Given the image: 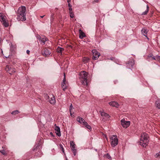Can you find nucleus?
Here are the masks:
<instances>
[{
	"mask_svg": "<svg viewBox=\"0 0 160 160\" xmlns=\"http://www.w3.org/2000/svg\"><path fill=\"white\" fill-rule=\"evenodd\" d=\"M2 41L1 39L0 38V43H1Z\"/></svg>",
	"mask_w": 160,
	"mask_h": 160,
	"instance_id": "nucleus-44",
	"label": "nucleus"
},
{
	"mask_svg": "<svg viewBox=\"0 0 160 160\" xmlns=\"http://www.w3.org/2000/svg\"><path fill=\"white\" fill-rule=\"evenodd\" d=\"M70 112V116H71V117L72 118H74V115H73V113H72V112Z\"/></svg>",
	"mask_w": 160,
	"mask_h": 160,
	"instance_id": "nucleus-34",
	"label": "nucleus"
},
{
	"mask_svg": "<svg viewBox=\"0 0 160 160\" xmlns=\"http://www.w3.org/2000/svg\"><path fill=\"white\" fill-rule=\"evenodd\" d=\"M105 138L107 140L108 139V137H107V136H105Z\"/></svg>",
	"mask_w": 160,
	"mask_h": 160,
	"instance_id": "nucleus-43",
	"label": "nucleus"
},
{
	"mask_svg": "<svg viewBox=\"0 0 160 160\" xmlns=\"http://www.w3.org/2000/svg\"><path fill=\"white\" fill-rule=\"evenodd\" d=\"M2 148L3 149H5V148L4 147H2Z\"/></svg>",
	"mask_w": 160,
	"mask_h": 160,
	"instance_id": "nucleus-46",
	"label": "nucleus"
},
{
	"mask_svg": "<svg viewBox=\"0 0 160 160\" xmlns=\"http://www.w3.org/2000/svg\"><path fill=\"white\" fill-rule=\"evenodd\" d=\"M98 0H94V1L97 2L98 1Z\"/></svg>",
	"mask_w": 160,
	"mask_h": 160,
	"instance_id": "nucleus-42",
	"label": "nucleus"
},
{
	"mask_svg": "<svg viewBox=\"0 0 160 160\" xmlns=\"http://www.w3.org/2000/svg\"><path fill=\"white\" fill-rule=\"evenodd\" d=\"M121 123L122 127L125 128L128 127L130 124V122L129 121H126L124 118L121 120Z\"/></svg>",
	"mask_w": 160,
	"mask_h": 160,
	"instance_id": "nucleus-6",
	"label": "nucleus"
},
{
	"mask_svg": "<svg viewBox=\"0 0 160 160\" xmlns=\"http://www.w3.org/2000/svg\"><path fill=\"white\" fill-rule=\"evenodd\" d=\"M67 82L66 81L65 78V73H64V77L63 80V82L62 83V87L63 90L64 91L67 88Z\"/></svg>",
	"mask_w": 160,
	"mask_h": 160,
	"instance_id": "nucleus-10",
	"label": "nucleus"
},
{
	"mask_svg": "<svg viewBox=\"0 0 160 160\" xmlns=\"http://www.w3.org/2000/svg\"><path fill=\"white\" fill-rule=\"evenodd\" d=\"M87 128L89 129V130H91L92 129V128L89 125L87 122H84V123L83 124Z\"/></svg>",
	"mask_w": 160,
	"mask_h": 160,
	"instance_id": "nucleus-20",
	"label": "nucleus"
},
{
	"mask_svg": "<svg viewBox=\"0 0 160 160\" xmlns=\"http://www.w3.org/2000/svg\"><path fill=\"white\" fill-rule=\"evenodd\" d=\"M49 99V102L52 104H54L56 103V100L55 97L53 95L48 96Z\"/></svg>",
	"mask_w": 160,
	"mask_h": 160,
	"instance_id": "nucleus-11",
	"label": "nucleus"
},
{
	"mask_svg": "<svg viewBox=\"0 0 160 160\" xmlns=\"http://www.w3.org/2000/svg\"><path fill=\"white\" fill-rule=\"evenodd\" d=\"M148 9H149V7L147 5V9L144 12H143L142 13V15H146L147 14L148 11Z\"/></svg>",
	"mask_w": 160,
	"mask_h": 160,
	"instance_id": "nucleus-24",
	"label": "nucleus"
},
{
	"mask_svg": "<svg viewBox=\"0 0 160 160\" xmlns=\"http://www.w3.org/2000/svg\"><path fill=\"white\" fill-rule=\"evenodd\" d=\"M72 109H73V106H72V104H71V105L70 106V108H69L70 112H71L72 110Z\"/></svg>",
	"mask_w": 160,
	"mask_h": 160,
	"instance_id": "nucleus-31",
	"label": "nucleus"
},
{
	"mask_svg": "<svg viewBox=\"0 0 160 160\" xmlns=\"http://www.w3.org/2000/svg\"><path fill=\"white\" fill-rule=\"evenodd\" d=\"M93 57V59L94 60L97 59L100 56V53L98 52L96 50L94 49L92 50Z\"/></svg>",
	"mask_w": 160,
	"mask_h": 160,
	"instance_id": "nucleus-7",
	"label": "nucleus"
},
{
	"mask_svg": "<svg viewBox=\"0 0 160 160\" xmlns=\"http://www.w3.org/2000/svg\"><path fill=\"white\" fill-rule=\"evenodd\" d=\"M0 152L3 155H5L6 154L4 150H0Z\"/></svg>",
	"mask_w": 160,
	"mask_h": 160,
	"instance_id": "nucleus-28",
	"label": "nucleus"
},
{
	"mask_svg": "<svg viewBox=\"0 0 160 160\" xmlns=\"http://www.w3.org/2000/svg\"><path fill=\"white\" fill-rule=\"evenodd\" d=\"M55 133H56V134L58 136H60L61 134L60 128L58 126H56L55 127Z\"/></svg>",
	"mask_w": 160,
	"mask_h": 160,
	"instance_id": "nucleus-15",
	"label": "nucleus"
},
{
	"mask_svg": "<svg viewBox=\"0 0 160 160\" xmlns=\"http://www.w3.org/2000/svg\"><path fill=\"white\" fill-rule=\"evenodd\" d=\"M77 121L81 124H83L86 122L85 120L82 118L78 117L77 118Z\"/></svg>",
	"mask_w": 160,
	"mask_h": 160,
	"instance_id": "nucleus-14",
	"label": "nucleus"
},
{
	"mask_svg": "<svg viewBox=\"0 0 160 160\" xmlns=\"http://www.w3.org/2000/svg\"><path fill=\"white\" fill-rule=\"evenodd\" d=\"M64 50V49L59 47H58L57 49V52L58 53H62V52Z\"/></svg>",
	"mask_w": 160,
	"mask_h": 160,
	"instance_id": "nucleus-21",
	"label": "nucleus"
},
{
	"mask_svg": "<svg viewBox=\"0 0 160 160\" xmlns=\"http://www.w3.org/2000/svg\"><path fill=\"white\" fill-rule=\"evenodd\" d=\"M69 14H70V13H73L72 12V11H69Z\"/></svg>",
	"mask_w": 160,
	"mask_h": 160,
	"instance_id": "nucleus-41",
	"label": "nucleus"
},
{
	"mask_svg": "<svg viewBox=\"0 0 160 160\" xmlns=\"http://www.w3.org/2000/svg\"><path fill=\"white\" fill-rule=\"evenodd\" d=\"M128 65H129V64H131V67H132L133 65H134V64H133V62H131V63H130V62H129V63H128Z\"/></svg>",
	"mask_w": 160,
	"mask_h": 160,
	"instance_id": "nucleus-35",
	"label": "nucleus"
},
{
	"mask_svg": "<svg viewBox=\"0 0 160 160\" xmlns=\"http://www.w3.org/2000/svg\"><path fill=\"white\" fill-rule=\"evenodd\" d=\"M156 59L157 60H158L160 62V56H157L156 57Z\"/></svg>",
	"mask_w": 160,
	"mask_h": 160,
	"instance_id": "nucleus-32",
	"label": "nucleus"
},
{
	"mask_svg": "<svg viewBox=\"0 0 160 160\" xmlns=\"http://www.w3.org/2000/svg\"><path fill=\"white\" fill-rule=\"evenodd\" d=\"M69 11L72 10V7L69 8Z\"/></svg>",
	"mask_w": 160,
	"mask_h": 160,
	"instance_id": "nucleus-38",
	"label": "nucleus"
},
{
	"mask_svg": "<svg viewBox=\"0 0 160 160\" xmlns=\"http://www.w3.org/2000/svg\"><path fill=\"white\" fill-rule=\"evenodd\" d=\"M27 53L28 54H29V52H30V51L29 50H27Z\"/></svg>",
	"mask_w": 160,
	"mask_h": 160,
	"instance_id": "nucleus-37",
	"label": "nucleus"
},
{
	"mask_svg": "<svg viewBox=\"0 0 160 160\" xmlns=\"http://www.w3.org/2000/svg\"><path fill=\"white\" fill-rule=\"evenodd\" d=\"M40 17H41V18H43L44 17V16H41Z\"/></svg>",
	"mask_w": 160,
	"mask_h": 160,
	"instance_id": "nucleus-45",
	"label": "nucleus"
},
{
	"mask_svg": "<svg viewBox=\"0 0 160 160\" xmlns=\"http://www.w3.org/2000/svg\"><path fill=\"white\" fill-rule=\"evenodd\" d=\"M109 105L112 107L118 108L119 106L118 103L115 101H112L109 103Z\"/></svg>",
	"mask_w": 160,
	"mask_h": 160,
	"instance_id": "nucleus-16",
	"label": "nucleus"
},
{
	"mask_svg": "<svg viewBox=\"0 0 160 160\" xmlns=\"http://www.w3.org/2000/svg\"><path fill=\"white\" fill-rule=\"evenodd\" d=\"M70 16L71 18H73L74 17V14L73 13H71L70 14Z\"/></svg>",
	"mask_w": 160,
	"mask_h": 160,
	"instance_id": "nucleus-33",
	"label": "nucleus"
},
{
	"mask_svg": "<svg viewBox=\"0 0 160 160\" xmlns=\"http://www.w3.org/2000/svg\"><path fill=\"white\" fill-rule=\"evenodd\" d=\"M106 156L107 158H108V159H110V160L111 159V157L110 156V155L109 154L107 153L106 154Z\"/></svg>",
	"mask_w": 160,
	"mask_h": 160,
	"instance_id": "nucleus-27",
	"label": "nucleus"
},
{
	"mask_svg": "<svg viewBox=\"0 0 160 160\" xmlns=\"http://www.w3.org/2000/svg\"><path fill=\"white\" fill-rule=\"evenodd\" d=\"M82 61L84 63H87L89 61V58L87 57H84Z\"/></svg>",
	"mask_w": 160,
	"mask_h": 160,
	"instance_id": "nucleus-23",
	"label": "nucleus"
},
{
	"mask_svg": "<svg viewBox=\"0 0 160 160\" xmlns=\"http://www.w3.org/2000/svg\"><path fill=\"white\" fill-rule=\"evenodd\" d=\"M100 113L101 116L103 117L104 119L106 120L108 119L109 118L110 116L107 113L103 112H101Z\"/></svg>",
	"mask_w": 160,
	"mask_h": 160,
	"instance_id": "nucleus-13",
	"label": "nucleus"
},
{
	"mask_svg": "<svg viewBox=\"0 0 160 160\" xmlns=\"http://www.w3.org/2000/svg\"><path fill=\"white\" fill-rule=\"evenodd\" d=\"M50 52L49 50L47 49H45L43 50V52H42V55L45 56H48L50 54Z\"/></svg>",
	"mask_w": 160,
	"mask_h": 160,
	"instance_id": "nucleus-17",
	"label": "nucleus"
},
{
	"mask_svg": "<svg viewBox=\"0 0 160 160\" xmlns=\"http://www.w3.org/2000/svg\"><path fill=\"white\" fill-rule=\"evenodd\" d=\"M79 75V78L82 83L83 85H88L87 72L85 71H83L80 73Z\"/></svg>",
	"mask_w": 160,
	"mask_h": 160,
	"instance_id": "nucleus-3",
	"label": "nucleus"
},
{
	"mask_svg": "<svg viewBox=\"0 0 160 160\" xmlns=\"http://www.w3.org/2000/svg\"><path fill=\"white\" fill-rule=\"evenodd\" d=\"M70 147L72 149L74 155L75 156L76 154V150L75 149V144L73 141L70 142Z\"/></svg>",
	"mask_w": 160,
	"mask_h": 160,
	"instance_id": "nucleus-9",
	"label": "nucleus"
},
{
	"mask_svg": "<svg viewBox=\"0 0 160 160\" xmlns=\"http://www.w3.org/2000/svg\"><path fill=\"white\" fill-rule=\"evenodd\" d=\"M0 21L5 27H7L8 26V21L7 17L2 13H0Z\"/></svg>",
	"mask_w": 160,
	"mask_h": 160,
	"instance_id": "nucleus-4",
	"label": "nucleus"
},
{
	"mask_svg": "<svg viewBox=\"0 0 160 160\" xmlns=\"http://www.w3.org/2000/svg\"><path fill=\"white\" fill-rule=\"evenodd\" d=\"M155 157L157 158H160V152L156 154Z\"/></svg>",
	"mask_w": 160,
	"mask_h": 160,
	"instance_id": "nucleus-26",
	"label": "nucleus"
},
{
	"mask_svg": "<svg viewBox=\"0 0 160 160\" xmlns=\"http://www.w3.org/2000/svg\"><path fill=\"white\" fill-rule=\"evenodd\" d=\"M156 104L157 108L160 109V100H158L156 101Z\"/></svg>",
	"mask_w": 160,
	"mask_h": 160,
	"instance_id": "nucleus-22",
	"label": "nucleus"
},
{
	"mask_svg": "<svg viewBox=\"0 0 160 160\" xmlns=\"http://www.w3.org/2000/svg\"><path fill=\"white\" fill-rule=\"evenodd\" d=\"M71 2V0H67V2L68 3H70Z\"/></svg>",
	"mask_w": 160,
	"mask_h": 160,
	"instance_id": "nucleus-40",
	"label": "nucleus"
},
{
	"mask_svg": "<svg viewBox=\"0 0 160 160\" xmlns=\"http://www.w3.org/2000/svg\"><path fill=\"white\" fill-rule=\"evenodd\" d=\"M79 37L81 39H82L86 37L85 34L81 29L79 30Z\"/></svg>",
	"mask_w": 160,
	"mask_h": 160,
	"instance_id": "nucleus-18",
	"label": "nucleus"
},
{
	"mask_svg": "<svg viewBox=\"0 0 160 160\" xmlns=\"http://www.w3.org/2000/svg\"><path fill=\"white\" fill-rule=\"evenodd\" d=\"M111 145L114 147L118 144V140L116 135H112L111 138Z\"/></svg>",
	"mask_w": 160,
	"mask_h": 160,
	"instance_id": "nucleus-5",
	"label": "nucleus"
},
{
	"mask_svg": "<svg viewBox=\"0 0 160 160\" xmlns=\"http://www.w3.org/2000/svg\"><path fill=\"white\" fill-rule=\"evenodd\" d=\"M148 136L147 134L143 133L141 134L140 139V144L143 147H146L148 143Z\"/></svg>",
	"mask_w": 160,
	"mask_h": 160,
	"instance_id": "nucleus-2",
	"label": "nucleus"
},
{
	"mask_svg": "<svg viewBox=\"0 0 160 160\" xmlns=\"http://www.w3.org/2000/svg\"><path fill=\"white\" fill-rule=\"evenodd\" d=\"M50 134L52 136H53V133L52 132H50Z\"/></svg>",
	"mask_w": 160,
	"mask_h": 160,
	"instance_id": "nucleus-39",
	"label": "nucleus"
},
{
	"mask_svg": "<svg viewBox=\"0 0 160 160\" xmlns=\"http://www.w3.org/2000/svg\"><path fill=\"white\" fill-rule=\"evenodd\" d=\"M5 70L8 72L10 74H12L13 73L16 72V70L14 68H13L11 67H9L8 65H7L5 68Z\"/></svg>",
	"mask_w": 160,
	"mask_h": 160,
	"instance_id": "nucleus-8",
	"label": "nucleus"
},
{
	"mask_svg": "<svg viewBox=\"0 0 160 160\" xmlns=\"http://www.w3.org/2000/svg\"><path fill=\"white\" fill-rule=\"evenodd\" d=\"M19 113V111L18 110H17L12 111L11 113L13 115H15L18 114Z\"/></svg>",
	"mask_w": 160,
	"mask_h": 160,
	"instance_id": "nucleus-25",
	"label": "nucleus"
},
{
	"mask_svg": "<svg viewBox=\"0 0 160 160\" xmlns=\"http://www.w3.org/2000/svg\"><path fill=\"white\" fill-rule=\"evenodd\" d=\"M68 6L69 8H70V7H72V5L70 3H68Z\"/></svg>",
	"mask_w": 160,
	"mask_h": 160,
	"instance_id": "nucleus-36",
	"label": "nucleus"
},
{
	"mask_svg": "<svg viewBox=\"0 0 160 160\" xmlns=\"http://www.w3.org/2000/svg\"><path fill=\"white\" fill-rule=\"evenodd\" d=\"M60 147L61 148L62 152H63L64 153V149L63 148L62 145L61 144L60 145Z\"/></svg>",
	"mask_w": 160,
	"mask_h": 160,
	"instance_id": "nucleus-30",
	"label": "nucleus"
},
{
	"mask_svg": "<svg viewBox=\"0 0 160 160\" xmlns=\"http://www.w3.org/2000/svg\"><path fill=\"white\" fill-rule=\"evenodd\" d=\"M38 39L39 41L41 43L42 45H44L45 44V42L47 40V39L45 37H38Z\"/></svg>",
	"mask_w": 160,
	"mask_h": 160,
	"instance_id": "nucleus-12",
	"label": "nucleus"
},
{
	"mask_svg": "<svg viewBox=\"0 0 160 160\" xmlns=\"http://www.w3.org/2000/svg\"><path fill=\"white\" fill-rule=\"evenodd\" d=\"M26 8L25 6H22L19 8L17 12L18 20L24 21L26 20Z\"/></svg>",
	"mask_w": 160,
	"mask_h": 160,
	"instance_id": "nucleus-1",
	"label": "nucleus"
},
{
	"mask_svg": "<svg viewBox=\"0 0 160 160\" xmlns=\"http://www.w3.org/2000/svg\"><path fill=\"white\" fill-rule=\"evenodd\" d=\"M148 58H152L153 59V60H156V57L155 58L154 56H153L152 57V56L151 55H150L148 56Z\"/></svg>",
	"mask_w": 160,
	"mask_h": 160,
	"instance_id": "nucleus-29",
	"label": "nucleus"
},
{
	"mask_svg": "<svg viewBox=\"0 0 160 160\" xmlns=\"http://www.w3.org/2000/svg\"><path fill=\"white\" fill-rule=\"evenodd\" d=\"M141 32L143 35L146 37H147V33L148 32L147 29L145 28H142L141 30Z\"/></svg>",
	"mask_w": 160,
	"mask_h": 160,
	"instance_id": "nucleus-19",
	"label": "nucleus"
}]
</instances>
